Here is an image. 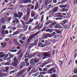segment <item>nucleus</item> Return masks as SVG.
Segmentation results:
<instances>
[{
    "label": "nucleus",
    "instance_id": "nucleus-1",
    "mask_svg": "<svg viewBox=\"0 0 77 77\" xmlns=\"http://www.w3.org/2000/svg\"><path fill=\"white\" fill-rule=\"evenodd\" d=\"M68 23L67 20H63V22L61 23V26H62L64 27L65 29L69 30V29L70 28V27L71 26V21H70L68 26V25H66V26H65V24L66 23Z\"/></svg>",
    "mask_w": 77,
    "mask_h": 77
},
{
    "label": "nucleus",
    "instance_id": "nucleus-2",
    "mask_svg": "<svg viewBox=\"0 0 77 77\" xmlns=\"http://www.w3.org/2000/svg\"><path fill=\"white\" fill-rule=\"evenodd\" d=\"M38 34V33L36 32L35 33L32 34L30 36L26 41V43L28 44H30V43H31V42H32L33 41H35V35H37Z\"/></svg>",
    "mask_w": 77,
    "mask_h": 77
},
{
    "label": "nucleus",
    "instance_id": "nucleus-3",
    "mask_svg": "<svg viewBox=\"0 0 77 77\" xmlns=\"http://www.w3.org/2000/svg\"><path fill=\"white\" fill-rule=\"evenodd\" d=\"M39 61V58L37 59V58H35L34 59H31L29 61V63L32 65L35 66L37 63H38Z\"/></svg>",
    "mask_w": 77,
    "mask_h": 77
},
{
    "label": "nucleus",
    "instance_id": "nucleus-4",
    "mask_svg": "<svg viewBox=\"0 0 77 77\" xmlns=\"http://www.w3.org/2000/svg\"><path fill=\"white\" fill-rule=\"evenodd\" d=\"M47 28L46 26H44L42 29V32H49L50 33H52V32H53L54 30L53 29H46Z\"/></svg>",
    "mask_w": 77,
    "mask_h": 77
},
{
    "label": "nucleus",
    "instance_id": "nucleus-5",
    "mask_svg": "<svg viewBox=\"0 0 77 77\" xmlns=\"http://www.w3.org/2000/svg\"><path fill=\"white\" fill-rule=\"evenodd\" d=\"M44 56H45V57H43L42 58V59L44 60L45 59L47 58L46 57H48L49 56H51V53H50L49 52H44V53L43 54Z\"/></svg>",
    "mask_w": 77,
    "mask_h": 77
},
{
    "label": "nucleus",
    "instance_id": "nucleus-6",
    "mask_svg": "<svg viewBox=\"0 0 77 77\" xmlns=\"http://www.w3.org/2000/svg\"><path fill=\"white\" fill-rule=\"evenodd\" d=\"M20 33V32L19 31H17L16 32H15L14 33L12 34V36H11V38L13 39L14 38H16V36H14V35H17L18 34H19Z\"/></svg>",
    "mask_w": 77,
    "mask_h": 77
},
{
    "label": "nucleus",
    "instance_id": "nucleus-7",
    "mask_svg": "<svg viewBox=\"0 0 77 77\" xmlns=\"http://www.w3.org/2000/svg\"><path fill=\"white\" fill-rule=\"evenodd\" d=\"M36 70V68H33L32 69V70H31L32 72H30L29 73H28L29 75H31V74H32V73H33V72H37V71H38V70Z\"/></svg>",
    "mask_w": 77,
    "mask_h": 77
},
{
    "label": "nucleus",
    "instance_id": "nucleus-8",
    "mask_svg": "<svg viewBox=\"0 0 77 77\" xmlns=\"http://www.w3.org/2000/svg\"><path fill=\"white\" fill-rule=\"evenodd\" d=\"M45 35L46 37L44 38V39H47V37H48V38H51L53 36V35L50 34L49 33L46 34Z\"/></svg>",
    "mask_w": 77,
    "mask_h": 77
},
{
    "label": "nucleus",
    "instance_id": "nucleus-9",
    "mask_svg": "<svg viewBox=\"0 0 77 77\" xmlns=\"http://www.w3.org/2000/svg\"><path fill=\"white\" fill-rule=\"evenodd\" d=\"M53 69H54V68H52L49 69L48 71V74H53Z\"/></svg>",
    "mask_w": 77,
    "mask_h": 77
},
{
    "label": "nucleus",
    "instance_id": "nucleus-10",
    "mask_svg": "<svg viewBox=\"0 0 77 77\" xmlns=\"http://www.w3.org/2000/svg\"><path fill=\"white\" fill-rule=\"evenodd\" d=\"M11 65L14 66V67H15V68H17V66H18V62H13L12 63Z\"/></svg>",
    "mask_w": 77,
    "mask_h": 77
},
{
    "label": "nucleus",
    "instance_id": "nucleus-11",
    "mask_svg": "<svg viewBox=\"0 0 77 77\" xmlns=\"http://www.w3.org/2000/svg\"><path fill=\"white\" fill-rule=\"evenodd\" d=\"M59 9V7H55L54 8L52 9V12L53 13H55L56 12H57Z\"/></svg>",
    "mask_w": 77,
    "mask_h": 77
},
{
    "label": "nucleus",
    "instance_id": "nucleus-12",
    "mask_svg": "<svg viewBox=\"0 0 77 77\" xmlns=\"http://www.w3.org/2000/svg\"><path fill=\"white\" fill-rule=\"evenodd\" d=\"M12 23H17V24L19 23V20L17 18H14L13 21L12 22Z\"/></svg>",
    "mask_w": 77,
    "mask_h": 77
},
{
    "label": "nucleus",
    "instance_id": "nucleus-13",
    "mask_svg": "<svg viewBox=\"0 0 77 77\" xmlns=\"http://www.w3.org/2000/svg\"><path fill=\"white\" fill-rule=\"evenodd\" d=\"M26 65V64L23 61L21 63H20V69H22L23 68L24 66H25Z\"/></svg>",
    "mask_w": 77,
    "mask_h": 77
},
{
    "label": "nucleus",
    "instance_id": "nucleus-14",
    "mask_svg": "<svg viewBox=\"0 0 77 77\" xmlns=\"http://www.w3.org/2000/svg\"><path fill=\"white\" fill-rule=\"evenodd\" d=\"M14 42L15 44H16L17 45L20 46V47L21 46V44H20L18 43V41H17V39H14Z\"/></svg>",
    "mask_w": 77,
    "mask_h": 77
},
{
    "label": "nucleus",
    "instance_id": "nucleus-15",
    "mask_svg": "<svg viewBox=\"0 0 77 77\" xmlns=\"http://www.w3.org/2000/svg\"><path fill=\"white\" fill-rule=\"evenodd\" d=\"M13 60L14 61L13 62H18L19 58L17 57H14L13 58Z\"/></svg>",
    "mask_w": 77,
    "mask_h": 77
},
{
    "label": "nucleus",
    "instance_id": "nucleus-16",
    "mask_svg": "<svg viewBox=\"0 0 77 77\" xmlns=\"http://www.w3.org/2000/svg\"><path fill=\"white\" fill-rule=\"evenodd\" d=\"M68 1V0H63L61 1V3H60V2H59L57 4V5H59V4H63L66 3Z\"/></svg>",
    "mask_w": 77,
    "mask_h": 77
},
{
    "label": "nucleus",
    "instance_id": "nucleus-17",
    "mask_svg": "<svg viewBox=\"0 0 77 77\" xmlns=\"http://www.w3.org/2000/svg\"><path fill=\"white\" fill-rule=\"evenodd\" d=\"M45 43L44 44L45 45H46V46H48L49 45L51 44V42L48 41V40H46L45 41Z\"/></svg>",
    "mask_w": 77,
    "mask_h": 77
},
{
    "label": "nucleus",
    "instance_id": "nucleus-18",
    "mask_svg": "<svg viewBox=\"0 0 77 77\" xmlns=\"http://www.w3.org/2000/svg\"><path fill=\"white\" fill-rule=\"evenodd\" d=\"M55 27L57 29H62V26L59 24H56L55 26Z\"/></svg>",
    "mask_w": 77,
    "mask_h": 77
},
{
    "label": "nucleus",
    "instance_id": "nucleus-19",
    "mask_svg": "<svg viewBox=\"0 0 77 77\" xmlns=\"http://www.w3.org/2000/svg\"><path fill=\"white\" fill-rule=\"evenodd\" d=\"M49 63V62H47L45 63H43L42 64L40 65V67H44V66H45V65H47V64L48 63Z\"/></svg>",
    "mask_w": 77,
    "mask_h": 77
},
{
    "label": "nucleus",
    "instance_id": "nucleus-20",
    "mask_svg": "<svg viewBox=\"0 0 77 77\" xmlns=\"http://www.w3.org/2000/svg\"><path fill=\"white\" fill-rule=\"evenodd\" d=\"M23 2L25 3H28V0H23L20 2V3L21 4L23 3Z\"/></svg>",
    "mask_w": 77,
    "mask_h": 77
},
{
    "label": "nucleus",
    "instance_id": "nucleus-21",
    "mask_svg": "<svg viewBox=\"0 0 77 77\" xmlns=\"http://www.w3.org/2000/svg\"><path fill=\"white\" fill-rule=\"evenodd\" d=\"M1 45L2 46V48H5V47L6 46V42H4V43H1Z\"/></svg>",
    "mask_w": 77,
    "mask_h": 77
},
{
    "label": "nucleus",
    "instance_id": "nucleus-22",
    "mask_svg": "<svg viewBox=\"0 0 77 77\" xmlns=\"http://www.w3.org/2000/svg\"><path fill=\"white\" fill-rule=\"evenodd\" d=\"M68 11V9L65 8H63L61 10L62 12H65L66 11V12H67Z\"/></svg>",
    "mask_w": 77,
    "mask_h": 77
},
{
    "label": "nucleus",
    "instance_id": "nucleus-23",
    "mask_svg": "<svg viewBox=\"0 0 77 77\" xmlns=\"http://www.w3.org/2000/svg\"><path fill=\"white\" fill-rule=\"evenodd\" d=\"M39 7V5L38 4V3H36L35 5V7L34 8V10H36Z\"/></svg>",
    "mask_w": 77,
    "mask_h": 77
},
{
    "label": "nucleus",
    "instance_id": "nucleus-24",
    "mask_svg": "<svg viewBox=\"0 0 77 77\" xmlns=\"http://www.w3.org/2000/svg\"><path fill=\"white\" fill-rule=\"evenodd\" d=\"M73 72L74 74H77V67H75L74 68V69L73 71Z\"/></svg>",
    "mask_w": 77,
    "mask_h": 77
},
{
    "label": "nucleus",
    "instance_id": "nucleus-25",
    "mask_svg": "<svg viewBox=\"0 0 77 77\" xmlns=\"http://www.w3.org/2000/svg\"><path fill=\"white\" fill-rule=\"evenodd\" d=\"M24 72H25V71H24V70L23 69L22 70H21L20 71L18 72V74L19 75H21V74Z\"/></svg>",
    "mask_w": 77,
    "mask_h": 77
},
{
    "label": "nucleus",
    "instance_id": "nucleus-26",
    "mask_svg": "<svg viewBox=\"0 0 77 77\" xmlns=\"http://www.w3.org/2000/svg\"><path fill=\"white\" fill-rule=\"evenodd\" d=\"M18 14L19 15V16L20 18H21V16L23 15V13L22 12H18Z\"/></svg>",
    "mask_w": 77,
    "mask_h": 77
},
{
    "label": "nucleus",
    "instance_id": "nucleus-27",
    "mask_svg": "<svg viewBox=\"0 0 77 77\" xmlns=\"http://www.w3.org/2000/svg\"><path fill=\"white\" fill-rule=\"evenodd\" d=\"M14 18H19V15L17 13H15L14 14Z\"/></svg>",
    "mask_w": 77,
    "mask_h": 77
},
{
    "label": "nucleus",
    "instance_id": "nucleus-28",
    "mask_svg": "<svg viewBox=\"0 0 77 77\" xmlns=\"http://www.w3.org/2000/svg\"><path fill=\"white\" fill-rule=\"evenodd\" d=\"M52 23V21L51 20H48V21L45 24V25H48V24H51Z\"/></svg>",
    "mask_w": 77,
    "mask_h": 77
},
{
    "label": "nucleus",
    "instance_id": "nucleus-29",
    "mask_svg": "<svg viewBox=\"0 0 77 77\" xmlns=\"http://www.w3.org/2000/svg\"><path fill=\"white\" fill-rule=\"evenodd\" d=\"M55 32L57 34H60L62 32V31L59 30H56Z\"/></svg>",
    "mask_w": 77,
    "mask_h": 77
},
{
    "label": "nucleus",
    "instance_id": "nucleus-30",
    "mask_svg": "<svg viewBox=\"0 0 77 77\" xmlns=\"http://www.w3.org/2000/svg\"><path fill=\"white\" fill-rule=\"evenodd\" d=\"M42 6H43V7H44V8H46L47 7V6H48V5H47V4H45V3H43L42 4Z\"/></svg>",
    "mask_w": 77,
    "mask_h": 77
},
{
    "label": "nucleus",
    "instance_id": "nucleus-31",
    "mask_svg": "<svg viewBox=\"0 0 77 77\" xmlns=\"http://www.w3.org/2000/svg\"><path fill=\"white\" fill-rule=\"evenodd\" d=\"M5 76H7V73H3L0 75V77H5Z\"/></svg>",
    "mask_w": 77,
    "mask_h": 77
},
{
    "label": "nucleus",
    "instance_id": "nucleus-32",
    "mask_svg": "<svg viewBox=\"0 0 77 77\" xmlns=\"http://www.w3.org/2000/svg\"><path fill=\"white\" fill-rule=\"evenodd\" d=\"M29 55V53L26 52L25 53V57H28Z\"/></svg>",
    "mask_w": 77,
    "mask_h": 77
},
{
    "label": "nucleus",
    "instance_id": "nucleus-33",
    "mask_svg": "<svg viewBox=\"0 0 77 77\" xmlns=\"http://www.w3.org/2000/svg\"><path fill=\"white\" fill-rule=\"evenodd\" d=\"M35 12H31V17H35Z\"/></svg>",
    "mask_w": 77,
    "mask_h": 77
},
{
    "label": "nucleus",
    "instance_id": "nucleus-34",
    "mask_svg": "<svg viewBox=\"0 0 77 77\" xmlns=\"http://www.w3.org/2000/svg\"><path fill=\"white\" fill-rule=\"evenodd\" d=\"M38 39H36L35 41L34 42V43H33L34 45H36L38 43Z\"/></svg>",
    "mask_w": 77,
    "mask_h": 77
},
{
    "label": "nucleus",
    "instance_id": "nucleus-35",
    "mask_svg": "<svg viewBox=\"0 0 77 77\" xmlns=\"http://www.w3.org/2000/svg\"><path fill=\"white\" fill-rule=\"evenodd\" d=\"M1 29L2 30V35H4V34H5V29H3V28H1Z\"/></svg>",
    "mask_w": 77,
    "mask_h": 77
},
{
    "label": "nucleus",
    "instance_id": "nucleus-36",
    "mask_svg": "<svg viewBox=\"0 0 77 77\" xmlns=\"http://www.w3.org/2000/svg\"><path fill=\"white\" fill-rule=\"evenodd\" d=\"M69 5L66 4L65 5H63V8H69Z\"/></svg>",
    "mask_w": 77,
    "mask_h": 77
},
{
    "label": "nucleus",
    "instance_id": "nucleus-37",
    "mask_svg": "<svg viewBox=\"0 0 77 77\" xmlns=\"http://www.w3.org/2000/svg\"><path fill=\"white\" fill-rule=\"evenodd\" d=\"M49 2H50V0H46L45 1V3L48 5Z\"/></svg>",
    "mask_w": 77,
    "mask_h": 77
},
{
    "label": "nucleus",
    "instance_id": "nucleus-38",
    "mask_svg": "<svg viewBox=\"0 0 77 77\" xmlns=\"http://www.w3.org/2000/svg\"><path fill=\"white\" fill-rule=\"evenodd\" d=\"M57 76V75L55 74V73L51 75V77H56Z\"/></svg>",
    "mask_w": 77,
    "mask_h": 77
},
{
    "label": "nucleus",
    "instance_id": "nucleus-39",
    "mask_svg": "<svg viewBox=\"0 0 77 77\" xmlns=\"http://www.w3.org/2000/svg\"><path fill=\"white\" fill-rule=\"evenodd\" d=\"M73 4L75 6L76 5H77V0H73Z\"/></svg>",
    "mask_w": 77,
    "mask_h": 77
},
{
    "label": "nucleus",
    "instance_id": "nucleus-40",
    "mask_svg": "<svg viewBox=\"0 0 77 77\" xmlns=\"http://www.w3.org/2000/svg\"><path fill=\"white\" fill-rule=\"evenodd\" d=\"M42 27H43V24L41 23L40 27L38 28V30H40V29H41Z\"/></svg>",
    "mask_w": 77,
    "mask_h": 77
},
{
    "label": "nucleus",
    "instance_id": "nucleus-41",
    "mask_svg": "<svg viewBox=\"0 0 77 77\" xmlns=\"http://www.w3.org/2000/svg\"><path fill=\"white\" fill-rule=\"evenodd\" d=\"M5 65H11V64L9 62H7L5 64Z\"/></svg>",
    "mask_w": 77,
    "mask_h": 77
},
{
    "label": "nucleus",
    "instance_id": "nucleus-42",
    "mask_svg": "<svg viewBox=\"0 0 77 77\" xmlns=\"http://www.w3.org/2000/svg\"><path fill=\"white\" fill-rule=\"evenodd\" d=\"M44 15L43 14L42 15L41 17V23L42 22V21H43V20H44Z\"/></svg>",
    "mask_w": 77,
    "mask_h": 77
},
{
    "label": "nucleus",
    "instance_id": "nucleus-43",
    "mask_svg": "<svg viewBox=\"0 0 77 77\" xmlns=\"http://www.w3.org/2000/svg\"><path fill=\"white\" fill-rule=\"evenodd\" d=\"M10 52H17V50L16 49L14 50H10Z\"/></svg>",
    "mask_w": 77,
    "mask_h": 77
},
{
    "label": "nucleus",
    "instance_id": "nucleus-44",
    "mask_svg": "<svg viewBox=\"0 0 77 77\" xmlns=\"http://www.w3.org/2000/svg\"><path fill=\"white\" fill-rule=\"evenodd\" d=\"M13 57H14L13 55L12 54H11L10 55V57H8V59H11V58H12Z\"/></svg>",
    "mask_w": 77,
    "mask_h": 77
},
{
    "label": "nucleus",
    "instance_id": "nucleus-45",
    "mask_svg": "<svg viewBox=\"0 0 77 77\" xmlns=\"http://www.w3.org/2000/svg\"><path fill=\"white\" fill-rule=\"evenodd\" d=\"M33 45H33V43L31 44L29 46V48H31L32 47H33Z\"/></svg>",
    "mask_w": 77,
    "mask_h": 77
},
{
    "label": "nucleus",
    "instance_id": "nucleus-46",
    "mask_svg": "<svg viewBox=\"0 0 77 77\" xmlns=\"http://www.w3.org/2000/svg\"><path fill=\"white\" fill-rule=\"evenodd\" d=\"M33 21V19H31V18H30L29 20V21H27L31 23H32Z\"/></svg>",
    "mask_w": 77,
    "mask_h": 77
},
{
    "label": "nucleus",
    "instance_id": "nucleus-47",
    "mask_svg": "<svg viewBox=\"0 0 77 77\" xmlns=\"http://www.w3.org/2000/svg\"><path fill=\"white\" fill-rule=\"evenodd\" d=\"M51 5H50L48 6V8H47V11H48L50 9V8H51Z\"/></svg>",
    "mask_w": 77,
    "mask_h": 77
},
{
    "label": "nucleus",
    "instance_id": "nucleus-48",
    "mask_svg": "<svg viewBox=\"0 0 77 77\" xmlns=\"http://www.w3.org/2000/svg\"><path fill=\"white\" fill-rule=\"evenodd\" d=\"M19 42H20V44H23L24 43V42L23 41V40H20L19 41Z\"/></svg>",
    "mask_w": 77,
    "mask_h": 77
},
{
    "label": "nucleus",
    "instance_id": "nucleus-49",
    "mask_svg": "<svg viewBox=\"0 0 77 77\" xmlns=\"http://www.w3.org/2000/svg\"><path fill=\"white\" fill-rule=\"evenodd\" d=\"M39 25H38L36 26H35V27H34V30H36V29H38L39 28Z\"/></svg>",
    "mask_w": 77,
    "mask_h": 77
},
{
    "label": "nucleus",
    "instance_id": "nucleus-50",
    "mask_svg": "<svg viewBox=\"0 0 77 77\" xmlns=\"http://www.w3.org/2000/svg\"><path fill=\"white\" fill-rule=\"evenodd\" d=\"M28 27V26H25L24 28H23L24 30L25 31L26 30H27V29Z\"/></svg>",
    "mask_w": 77,
    "mask_h": 77
},
{
    "label": "nucleus",
    "instance_id": "nucleus-51",
    "mask_svg": "<svg viewBox=\"0 0 77 77\" xmlns=\"http://www.w3.org/2000/svg\"><path fill=\"white\" fill-rule=\"evenodd\" d=\"M39 72H36L34 75L35 77H36L37 75H39Z\"/></svg>",
    "mask_w": 77,
    "mask_h": 77
},
{
    "label": "nucleus",
    "instance_id": "nucleus-52",
    "mask_svg": "<svg viewBox=\"0 0 77 77\" xmlns=\"http://www.w3.org/2000/svg\"><path fill=\"white\" fill-rule=\"evenodd\" d=\"M28 60H29V59L28 58H26L25 59V63H27V62H28Z\"/></svg>",
    "mask_w": 77,
    "mask_h": 77
},
{
    "label": "nucleus",
    "instance_id": "nucleus-53",
    "mask_svg": "<svg viewBox=\"0 0 77 77\" xmlns=\"http://www.w3.org/2000/svg\"><path fill=\"white\" fill-rule=\"evenodd\" d=\"M38 77H44V75H42V74H41L40 73V74L39 75H38Z\"/></svg>",
    "mask_w": 77,
    "mask_h": 77
},
{
    "label": "nucleus",
    "instance_id": "nucleus-54",
    "mask_svg": "<svg viewBox=\"0 0 77 77\" xmlns=\"http://www.w3.org/2000/svg\"><path fill=\"white\" fill-rule=\"evenodd\" d=\"M48 70V69L47 68H44L43 69V71H46Z\"/></svg>",
    "mask_w": 77,
    "mask_h": 77
},
{
    "label": "nucleus",
    "instance_id": "nucleus-55",
    "mask_svg": "<svg viewBox=\"0 0 77 77\" xmlns=\"http://www.w3.org/2000/svg\"><path fill=\"white\" fill-rule=\"evenodd\" d=\"M43 45L42 43H41V42H39V43H38V45L39 47H41V45Z\"/></svg>",
    "mask_w": 77,
    "mask_h": 77
},
{
    "label": "nucleus",
    "instance_id": "nucleus-56",
    "mask_svg": "<svg viewBox=\"0 0 77 77\" xmlns=\"http://www.w3.org/2000/svg\"><path fill=\"white\" fill-rule=\"evenodd\" d=\"M26 39V36H24L21 38V39L23 41H24V40H25Z\"/></svg>",
    "mask_w": 77,
    "mask_h": 77
},
{
    "label": "nucleus",
    "instance_id": "nucleus-57",
    "mask_svg": "<svg viewBox=\"0 0 77 77\" xmlns=\"http://www.w3.org/2000/svg\"><path fill=\"white\" fill-rule=\"evenodd\" d=\"M33 56H32V54H29V55H28V57H29V59H30V58H31V57H32Z\"/></svg>",
    "mask_w": 77,
    "mask_h": 77
},
{
    "label": "nucleus",
    "instance_id": "nucleus-58",
    "mask_svg": "<svg viewBox=\"0 0 77 77\" xmlns=\"http://www.w3.org/2000/svg\"><path fill=\"white\" fill-rule=\"evenodd\" d=\"M15 72V70H13V71H11L9 72V74H12V73H13V72Z\"/></svg>",
    "mask_w": 77,
    "mask_h": 77
},
{
    "label": "nucleus",
    "instance_id": "nucleus-59",
    "mask_svg": "<svg viewBox=\"0 0 77 77\" xmlns=\"http://www.w3.org/2000/svg\"><path fill=\"white\" fill-rule=\"evenodd\" d=\"M53 10L52 11H49L48 14H52V13H53Z\"/></svg>",
    "mask_w": 77,
    "mask_h": 77
},
{
    "label": "nucleus",
    "instance_id": "nucleus-60",
    "mask_svg": "<svg viewBox=\"0 0 77 77\" xmlns=\"http://www.w3.org/2000/svg\"><path fill=\"white\" fill-rule=\"evenodd\" d=\"M40 74H47V72H40Z\"/></svg>",
    "mask_w": 77,
    "mask_h": 77
},
{
    "label": "nucleus",
    "instance_id": "nucleus-61",
    "mask_svg": "<svg viewBox=\"0 0 77 77\" xmlns=\"http://www.w3.org/2000/svg\"><path fill=\"white\" fill-rule=\"evenodd\" d=\"M23 36V34H21L19 36V38H21Z\"/></svg>",
    "mask_w": 77,
    "mask_h": 77
},
{
    "label": "nucleus",
    "instance_id": "nucleus-62",
    "mask_svg": "<svg viewBox=\"0 0 77 77\" xmlns=\"http://www.w3.org/2000/svg\"><path fill=\"white\" fill-rule=\"evenodd\" d=\"M62 17H58L56 18V20H62Z\"/></svg>",
    "mask_w": 77,
    "mask_h": 77
},
{
    "label": "nucleus",
    "instance_id": "nucleus-63",
    "mask_svg": "<svg viewBox=\"0 0 77 77\" xmlns=\"http://www.w3.org/2000/svg\"><path fill=\"white\" fill-rule=\"evenodd\" d=\"M56 52V50H54L53 51V53L52 54V55L54 54H55V53Z\"/></svg>",
    "mask_w": 77,
    "mask_h": 77
},
{
    "label": "nucleus",
    "instance_id": "nucleus-64",
    "mask_svg": "<svg viewBox=\"0 0 77 77\" xmlns=\"http://www.w3.org/2000/svg\"><path fill=\"white\" fill-rule=\"evenodd\" d=\"M2 23H5V19H4V18H2Z\"/></svg>",
    "mask_w": 77,
    "mask_h": 77
}]
</instances>
